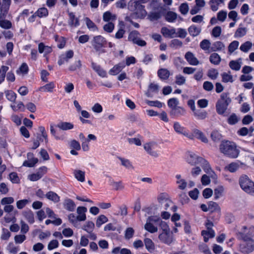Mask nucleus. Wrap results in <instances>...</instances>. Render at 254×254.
Segmentation results:
<instances>
[{
    "label": "nucleus",
    "mask_w": 254,
    "mask_h": 254,
    "mask_svg": "<svg viewBox=\"0 0 254 254\" xmlns=\"http://www.w3.org/2000/svg\"><path fill=\"white\" fill-rule=\"evenodd\" d=\"M186 161L192 166L200 165L204 172L212 178H216V175L211 169L210 164L205 159L192 152H189L186 156Z\"/></svg>",
    "instance_id": "1"
},
{
    "label": "nucleus",
    "mask_w": 254,
    "mask_h": 254,
    "mask_svg": "<svg viewBox=\"0 0 254 254\" xmlns=\"http://www.w3.org/2000/svg\"><path fill=\"white\" fill-rule=\"evenodd\" d=\"M157 204L153 206L154 211L171 210L172 211L175 212L177 210V206L174 205L167 194H160L157 196Z\"/></svg>",
    "instance_id": "2"
},
{
    "label": "nucleus",
    "mask_w": 254,
    "mask_h": 254,
    "mask_svg": "<svg viewBox=\"0 0 254 254\" xmlns=\"http://www.w3.org/2000/svg\"><path fill=\"white\" fill-rule=\"evenodd\" d=\"M219 149L222 153L231 158H236L238 155L237 144L229 140L222 141Z\"/></svg>",
    "instance_id": "3"
},
{
    "label": "nucleus",
    "mask_w": 254,
    "mask_h": 254,
    "mask_svg": "<svg viewBox=\"0 0 254 254\" xmlns=\"http://www.w3.org/2000/svg\"><path fill=\"white\" fill-rule=\"evenodd\" d=\"M249 229L250 236H244L243 242L239 244V251L243 253L249 254L254 251V240L251 238L254 235V227H251Z\"/></svg>",
    "instance_id": "4"
},
{
    "label": "nucleus",
    "mask_w": 254,
    "mask_h": 254,
    "mask_svg": "<svg viewBox=\"0 0 254 254\" xmlns=\"http://www.w3.org/2000/svg\"><path fill=\"white\" fill-rule=\"evenodd\" d=\"M179 101L177 98L170 99L168 101V105L171 108L170 114L175 117L184 116L186 111L182 107L179 106Z\"/></svg>",
    "instance_id": "5"
},
{
    "label": "nucleus",
    "mask_w": 254,
    "mask_h": 254,
    "mask_svg": "<svg viewBox=\"0 0 254 254\" xmlns=\"http://www.w3.org/2000/svg\"><path fill=\"white\" fill-rule=\"evenodd\" d=\"M231 102V99L227 93L222 94L220 99L218 100L216 104V110L217 113L219 115L224 114Z\"/></svg>",
    "instance_id": "6"
},
{
    "label": "nucleus",
    "mask_w": 254,
    "mask_h": 254,
    "mask_svg": "<svg viewBox=\"0 0 254 254\" xmlns=\"http://www.w3.org/2000/svg\"><path fill=\"white\" fill-rule=\"evenodd\" d=\"M128 8L133 11L135 17L139 18H143L147 15V12L144 9V6L139 4L138 2H133L130 0L128 4Z\"/></svg>",
    "instance_id": "7"
},
{
    "label": "nucleus",
    "mask_w": 254,
    "mask_h": 254,
    "mask_svg": "<svg viewBox=\"0 0 254 254\" xmlns=\"http://www.w3.org/2000/svg\"><path fill=\"white\" fill-rule=\"evenodd\" d=\"M158 143L153 140L146 142L143 145L145 151L151 157L157 158L159 155V153L157 150Z\"/></svg>",
    "instance_id": "8"
},
{
    "label": "nucleus",
    "mask_w": 254,
    "mask_h": 254,
    "mask_svg": "<svg viewBox=\"0 0 254 254\" xmlns=\"http://www.w3.org/2000/svg\"><path fill=\"white\" fill-rule=\"evenodd\" d=\"M188 138L192 140L196 138L204 143L208 142V139L205 134L197 128L192 129L191 133L189 134Z\"/></svg>",
    "instance_id": "9"
},
{
    "label": "nucleus",
    "mask_w": 254,
    "mask_h": 254,
    "mask_svg": "<svg viewBox=\"0 0 254 254\" xmlns=\"http://www.w3.org/2000/svg\"><path fill=\"white\" fill-rule=\"evenodd\" d=\"M160 218H156V217L153 216H149L144 226V229L151 233L157 232L158 231V228L157 226L153 225L152 222H158Z\"/></svg>",
    "instance_id": "10"
},
{
    "label": "nucleus",
    "mask_w": 254,
    "mask_h": 254,
    "mask_svg": "<svg viewBox=\"0 0 254 254\" xmlns=\"http://www.w3.org/2000/svg\"><path fill=\"white\" fill-rule=\"evenodd\" d=\"M106 44L105 38L100 35L95 36L92 41V46L97 52L104 53V51L102 48Z\"/></svg>",
    "instance_id": "11"
},
{
    "label": "nucleus",
    "mask_w": 254,
    "mask_h": 254,
    "mask_svg": "<svg viewBox=\"0 0 254 254\" xmlns=\"http://www.w3.org/2000/svg\"><path fill=\"white\" fill-rule=\"evenodd\" d=\"M128 39L129 41L140 46H144L146 44L145 41L139 38V33L136 31H133L130 32Z\"/></svg>",
    "instance_id": "12"
},
{
    "label": "nucleus",
    "mask_w": 254,
    "mask_h": 254,
    "mask_svg": "<svg viewBox=\"0 0 254 254\" xmlns=\"http://www.w3.org/2000/svg\"><path fill=\"white\" fill-rule=\"evenodd\" d=\"M74 56V52L72 50H69L65 53L61 55L59 57L58 63L59 65L68 63L69 60L73 58Z\"/></svg>",
    "instance_id": "13"
},
{
    "label": "nucleus",
    "mask_w": 254,
    "mask_h": 254,
    "mask_svg": "<svg viewBox=\"0 0 254 254\" xmlns=\"http://www.w3.org/2000/svg\"><path fill=\"white\" fill-rule=\"evenodd\" d=\"M47 172V168L45 166L40 167L36 173L32 174L28 176L31 181H36L40 179Z\"/></svg>",
    "instance_id": "14"
},
{
    "label": "nucleus",
    "mask_w": 254,
    "mask_h": 254,
    "mask_svg": "<svg viewBox=\"0 0 254 254\" xmlns=\"http://www.w3.org/2000/svg\"><path fill=\"white\" fill-rule=\"evenodd\" d=\"M161 33L166 38H173L177 37L176 29L173 27L169 28L167 27H163L161 29Z\"/></svg>",
    "instance_id": "15"
},
{
    "label": "nucleus",
    "mask_w": 254,
    "mask_h": 254,
    "mask_svg": "<svg viewBox=\"0 0 254 254\" xmlns=\"http://www.w3.org/2000/svg\"><path fill=\"white\" fill-rule=\"evenodd\" d=\"M158 238L162 242L170 244L173 240L171 231L162 232L158 236Z\"/></svg>",
    "instance_id": "16"
},
{
    "label": "nucleus",
    "mask_w": 254,
    "mask_h": 254,
    "mask_svg": "<svg viewBox=\"0 0 254 254\" xmlns=\"http://www.w3.org/2000/svg\"><path fill=\"white\" fill-rule=\"evenodd\" d=\"M185 58L188 63L192 65H197L199 62L197 58L194 56L193 53L190 52H188L185 55Z\"/></svg>",
    "instance_id": "17"
},
{
    "label": "nucleus",
    "mask_w": 254,
    "mask_h": 254,
    "mask_svg": "<svg viewBox=\"0 0 254 254\" xmlns=\"http://www.w3.org/2000/svg\"><path fill=\"white\" fill-rule=\"evenodd\" d=\"M173 127L175 131L188 137L189 133L185 129V128L179 122L174 123Z\"/></svg>",
    "instance_id": "18"
},
{
    "label": "nucleus",
    "mask_w": 254,
    "mask_h": 254,
    "mask_svg": "<svg viewBox=\"0 0 254 254\" xmlns=\"http://www.w3.org/2000/svg\"><path fill=\"white\" fill-rule=\"evenodd\" d=\"M176 179V184L179 189L182 190H185L187 186L188 183L187 181L182 177L180 174H178L175 177Z\"/></svg>",
    "instance_id": "19"
},
{
    "label": "nucleus",
    "mask_w": 254,
    "mask_h": 254,
    "mask_svg": "<svg viewBox=\"0 0 254 254\" xmlns=\"http://www.w3.org/2000/svg\"><path fill=\"white\" fill-rule=\"evenodd\" d=\"M87 211V208L84 206H79L77 208L76 212L77 216L79 221H83L86 219L85 213Z\"/></svg>",
    "instance_id": "20"
},
{
    "label": "nucleus",
    "mask_w": 254,
    "mask_h": 254,
    "mask_svg": "<svg viewBox=\"0 0 254 254\" xmlns=\"http://www.w3.org/2000/svg\"><path fill=\"white\" fill-rule=\"evenodd\" d=\"M159 86L155 83H151L149 86L146 94L148 97H152V93H158L159 90Z\"/></svg>",
    "instance_id": "21"
},
{
    "label": "nucleus",
    "mask_w": 254,
    "mask_h": 254,
    "mask_svg": "<svg viewBox=\"0 0 254 254\" xmlns=\"http://www.w3.org/2000/svg\"><path fill=\"white\" fill-rule=\"evenodd\" d=\"M192 112L193 116L198 120H204L207 116V113L204 110L195 109Z\"/></svg>",
    "instance_id": "22"
},
{
    "label": "nucleus",
    "mask_w": 254,
    "mask_h": 254,
    "mask_svg": "<svg viewBox=\"0 0 254 254\" xmlns=\"http://www.w3.org/2000/svg\"><path fill=\"white\" fill-rule=\"evenodd\" d=\"M3 12H0V26L1 28L5 29H9L11 27V23L7 20L3 19L5 18V15H3Z\"/></svg>",
    "instance_id": "23"
},
{
    "label": "nucleus",
    "mask_w": 254,
    "mask_h": 254,
    "mask_svg": "<svg viewBox=\"0 0 254 254\" xmlns=\"http://www.w3.org/2000/svg\"><path fill=\"white\" fill-rule=\"evenodd\" d=\"M225 189L222 186H217L214 190V196L215 199L217 200L224 196Z\"/></svg>",
    "instance_id": "24"
},
{
    "label": "nucleus",
    "mask_w": 254,
    "mask_h": 254,
    "mask_svg": "<svg viewBox=\"0 0 254 254\" xmlns=\"http://www.w3.org/2000/svg\"><path fill=\"white\" fill-rule=\"evenodd\" d=\"M64 208L69 211H73L75 210L76 205L70 199H66L64 203Z\"/></svg>",
    "instance_id": "25"
},
{
    "label": "nucleus",
    "mask_w": 254,
    "mask_h": 254,
    "mask_svg": "<svg viewBox=\"0 0 254 254\" xmlns=\"http://www.w3.org/2000/svg\"><path fill=\"white\" fill-rule=\"evenodd\" d=\"M55 86L53 82H51L39 88V91L43 92H52Z\"/></svg>",
    "instance_id": "26"
},
{
    "label": "nucleus",
    "mask_w": 254,
    "mask_h": 254,
    "mask_svg": "<svg viewBox=\"0 0 254 254\" xmlns=\"http://www.w3.org/2000/svg\"><path fill=\"white\" fill-rule=\"evenodd\" d=\"M125 67V65L121 64H119L114 66L110 70L109 73L112 75H116L119 73Z\"/></svg>",
    "instance_id": "27"
},
{
    "label": "nucleus",
    "mask_w": 254,
    "mask_h": 254,
    "mask_svg": "<svg viewBox=\"0 0 254 254\" xmlns=\"http://www.w3.org/2000/svg\"><path fill=\"white\" fill-rule=\"evenodd\" d=\"M38 51L40 53L47 55L52 52V49L51 47L46 46L43 43H40L38 45Z\"/></svg>",
    "instance_id": "28"
},
{
    "label": "nucleus",
    "mask_w": 254,
    "mask_h": 254,
    "mask_svg": "<svg viewBox=\"0 0 254 254\" xmlns=\"http://www.w3.org/2000/svg\"><path fill=\"white\" fill-rule=\"evenodd\" d=\"M144 243L147 250L152 253L155 250V245L153 241L149 238H145L144 240Z\"/></svg>",
    "instance_id": "29"
},
{
    "label": "nucleus",
    "mask_w": 254,
    "mask_h": 254,
    "mask_svg": "<svg viewBox=\"0 0 254 254\" xmlns=\"http://www.w3.org/2000/svg\"><path fill=\"white\" fill-rule=\"evenodd\" d=\"M94 227V223L92 221H88L82 226V229L88 233H90L93 232Z\"/></svg>",
    "instance_id": "30"
},
{
    "label": "nucleus",
    "mask_w": 254,
    "mask_h": 254,
    "mask_svg": "<svg viewBox=\"0 0 254 254\" xmlns=\"http://www.w3.org/2000/svg\"><path fill=\"white\" fill-rule=\"evenodd\" d=\"M92 66L93 69L97 72L98 74L102 77H107V73L99 65L96 64H92Z\"/></svg>",
    "instance_id": "31"
},
{
    "label": "nucleus",
    "mask_w": 254,
    "mask_h": 254,
    "mask_svg": "<svg viewBox=\"0 0 254 254\" xmlns=\"http://www.w3.org/2000/svg\"><path fill=\"white\" fill-rule=\"evenodd\" d=\"M46 197L49 200L54 202H58L60 201V196L55 192L50 191L46 194Z\"/></svg>",
    "instance_id": "32"
},
{
    "label": "nucleus",
    "mask_w": 254,
    "mask_h": 254,
    "mask_svg": "<svg viewBox=\"0 0 254 254\" xmlns=\"http://www.w3.org/2000/svg\"><path fill=\"white\" fill-rule=\"evenodd\" d=\"M103 19L105 21H110L112 22V21L116 20V14L108 11L104 13L103 15Z\"/></svg>",
    "instance_id": "33"
},
{
    "label": "nucleus",
    "mask_w": 254,
    "mask_h": 254,
    "mask_svg": "<svg viewBox=\"0 0 254 254\" xmlns=\"http://www.w3.org/2000/svg\"><path fill=\"white\" fill-rule=\"evenodd\" d=\"M201 234L205 242H207L209 238H213L215 236V233L212 229L203 230L202 231Z\"/></svg>",
    "instance_id": "34"
},
{
    "label": "nucleus",
    "mask_w": 254,
    "mask_h": 254,
    "mask_svg": "<svg viewBox=\"0 0 254 254\" xmlns=\"http://www.w3.org/2000/svg\"><path fill=\"white\" fill-rule=\"evenodd\" d=\"M251 180L249 178L247 175H242L239 178V185L242 189L244 191V188L242 185H244L246 187L248 186Z\"/></svg>",
    "instance_id": "35"
},
{
    "label": "nucleus",
    "mask_w": 254,
    "mask_h": 254,
    "mask_svg": "<svg viewBox=\"0 0 254 254\" xmlns=\"http://www.w3.org/2000/svg\"><path fill=\"white\" fill-rule=\"evenodd\" d=\"M74 175L75 178L81 182L85 181V173L80 170H75L74 171Z\"/></svg>",
    "instance_id": "36"
},
{
    "label": "nucleus",
    "mask_w": 254,
    "mask_h": 254,
    "mask_svg": "<svg viewBox=\"0 0 254 254\" xmlns=\"http://www.w3.org/2000/svg\"><path fill=\"white\" fill-rule=\"evenodd\" d=\"M3 4L1 6L0 12H3V15H6L9 10L11 4V0H2Z\"/></svg>",
    "instance_id": "37"
},
{
    "label": "nucleus",
    "mask_w": 254,
    "mask_h": 254,
    "mask_svg": "<svg viewBox=\"0 0 254 254\" xmlns=\"http://www.w3.org/2000/svg\"><path fill=\"white\" fill-rule=\"evenodd\" d=\"M170 210H163L160 211H154V214H160L161 217L165 220L169 219L171 216V213L169 212Z\"/></svg>",
    "instance_id": "38"
},
{
    "label": "nucleus",
    "mask_w": 254,
    "mask_h": 254,
    "mask_svg": "<svg viewBox=\"0 0 254 254\" xmlns=\"http://www.w3.org/2000/svg\"><path fill=\"white\" fill-rule=\"evenodd\" d=\"M158 75L161 79H167L170 76V72L166 68H161L158 70Z\"/></svg>",
    "instance_id": "39"
},
{
    "label": "nucleus",
    "mask_w": 254,
    "mask_h": 254,
    "mask_svg": "<svg viewBox=\"0 0 254 254\" xmlns=\"http://www.w3.org/2000/svg\"><path fill=\"white\" fill-rule=\"evenodd\" d=\"M111 186L113 189L116 191L123 190L125 189V186L122 181L112 182Z\"/></svg>",
    "instance_id": "40"
},
{
    "label": "nucleus",
    "mask_w": 254,
    "mask_h": 254,
    "mask_svg": "<svg viewBox=\"0 0 254 254\" xmlns=\"http://www.w3.org/2000/svg\"><path fill=\"white\" fill-rule=\"evenodd\" d=\"M29 68L25 63H23L20 67L16 70V73L19 75H24L28 73Z\"/></svg>",
    "instance_id": "41"
},
{
    "label": "nucleus",
    "mask_w": 254,
    "mask_h": 254,
    "mask_svg": "<svg viewBox=\"0 0 254 254\" xmlns=\"http://www.w3.org/2000/svg\"><path fill=\"white\" fill-rule=\"evenodd\" d=\"M79 138L82 141V149L85 151H88L89 149V145L87 141V138H86L82 133H80L79 134Z\"/></svg>",
    "instance_id": "42"
},
{
    "label": "nucleus",
    "mask_w": 254,
    "mask_h": 254,
    "mask_svg": "<svg viewBox=\"0 0 254 254\" xmlns=\"http://www.w3.org/2000/svg\"><path fill=\"white\" fill-rule=\"evenodd\" d=\"M23 214L28 222L30 223H33L34 222V215L32 211H25L23 212Z\"/></svg>",
    "instance_id": "43"
},
{
    "label": "nucleus",
    "mask_w": 254,
    "mask_h": 254,
    "mask_svg": "<svg viewBox=\"0 0 254 254\" xmlns=\"http://www.w3.org/2000/svg\"><path fill=\"white\" fill-rule=\"evenodd\" d=\"M209 211L212 212H220L221 208L218 204L214 201L209 202Z\"/></svg>",
    "instance_id": "44"
},
{
    "label": "nucleus",
    "mask_w": 254,
    "mask_h": 254,
    "mask_svg": "<svg viewBox=\"0 0 254 254\" xmlns=\"http://www.w3.org/2000/svg\"><path fill=\"white\" fill-rule=\"evenodd\" d=\"M121 164L123 166L128 169H133L134 168L131 162L128 159L122 157H119Z\"/></svg>",
    "instance_id": "45"
},
{
    "label": "nucleus",
    "mask_w": 254,
    "mask_h": 254,
    "mask_svg": "<svg viewBox=\"0 0 254 254\" xmlns=\"http://www.w3.org/2000/svg\"><path fill=\"white\" fill-rule=\"evenodd\" d=\"M242 186L244 188V191L254 196V183L253 182L251 181L247 187L244 185H242Z\"/></svg>",
    "instance_id": "46"
},
{
    "label": "nucleus",
    "mask_w": 254,
    "mask_h": 254,
    "mask_svg": "<svg viewBox=\"0 0 254 254\" xmlns=\"http://www.w3.org/2000/svg\"><path fill=\"white\" fill-rule=\"evenodd\" d=\"M201 31V28L195 25H191L189 28V32L191 36L194 37L197 36Z\"/></svg>",
    "instance_id": "47"
},
{
    "label": "nucleus",
    "mask_w": 254,
    "mask_h": 254,
    "mask_svg": "<svg viewBox=\"0 0 254 254\" xmlns=\"http://www.w3.org/2000/svg\"><path fill=\"white\" fill-rule=\"evenodd\" d=\"M30 202V200L28 199H23L18 200L16 203V207L19 209H22Z\"/></svg>",
    "instance_id": "48"
},
{
    "label": "nucleus",
    "mask_w": 254,
    "mask_h": 254,
    "mask_svg": "<svg viewBox=\"0 0 254 254\" xmlns=\"http://www.w3.org/2000/svg\"><path fill=\"white\" fill-rule=\"evenodd\" d=\"M177 18L176 13L172 11L168 12L165 15L166 20L169 22H174Z\"/></svg>",
    "instance_id": "49"
},
{
    "label": "nucleus",
    "mask_w": 254,
    "mask_h": 254,
    "mask_svg": "<svg viewBox=\"0 0 254 254\" xmlns=\"http://www.w3.org/2000/svg\"><path fill=\"white\" fill-rule=\"evenodd\" d=\"M50 131L56 139L63 140L65 139V136L64 134H60L56 133V129L53 126H51Z\"/></svg>",
    "instance_id": "50"
},
{
    "label": "nucleus",
    "mask_w": 254,
    "mask_h": 254,
    "mask_svg": "<svg viewBox=\"0 0 254 254\" xmlns=\"http://www.w3.org/2000/svg\"><path fill=\"white\" fill-rule=\"evenodd\" d=\"M108 221L107 217L104 215H100L96 220V225L97 227H100L102 224L106 223Z\"/></svg>",
    "instance_id": "51"
},
{
    "label": "nucleus",
    "mask_w": 254,
    "mask_h": 254,
    "mask_svg": "<svg viewBox=\"0 0 254 254\" xmlns=\"http://www.w3.org/2000/svg\"><path fill=\"white\" fill-rule=\"evenodd\" d=\"M58 127L62 130H66L73 128V125L70 123L63 122L59 124Z\"/></svg>",
    "instance_id": "52"
},
{
    "label": "nucleus",
    "mask_w": 254,
    "mask_h": 254,
    "mask_svg": "<svg viewBox=\"0 0 254 254\" xmlns=\"http://www.w3.org/2000/svg\"><path fill=\"white\" fill-rule=\"evenodd\" d=\"M120 27L117 32L115 34V37L117 39H120L122 38L125 33V30H124V24L123 22H120Z\"/></svg>",
    "instance_id": "53"
},
{
    "label": "nucleus",
    "mask_w": 254,
    "mask_h": 254,
    "mask_svg": "<svg viewBox=\"0 0 254 254\" xmlns=\"http://www.w3.org/2000/svg\"><path fill=\"white\" fill-rule=\"evenodd\" d=\"M6 98L11 102H14L16 98V94L12 90H7L5 92Z\"/></svg>",
    "instance_id": "54"
},
{
    "label": "nucleus",
    "mask_w": 254,
    "mask_h": 254,
    "mask_svg": "<svg viewBox=\"0 0 254 254\" xmlns=\"http://www.w3.org/2000/svg\"><path fill=\"white\" fill-rule=\"evenodd\" d=\"M69 24L73 27H76L79 25L78 19L71 13H69Z\"/></svg>",
    "instance_id": "55"
},
{
    "label": "nucleus",
    "mask_w": 254,
    "mask_h": 254,
    "mask_svg": "<svg viewBox=\"0 0 254 254\" xmlns=\"http://www.w3.org/2000/svg\"><path fill=\"white\" fill-rule=\"evenodd\" d=\"M81 65V62L80 60H76L69 66L68 69L72 71H75L76 69L80 68Z\"/></svg>",
    "instance_id": "56"
},
{
    "label": "nucleus",
    "mask_w": 254,
    "mask_h": 254,
    "mask_svg": "<svg viewBox=\"0 0 254 254\" xmlns=\"http://www.w3.org/2000/svg\"><path fill=\"white\" fill-rule=\"evenodd\" d=\"M224 0H211L210 1L211 7L213 11L218 9L219 5L223 3Z\"/></svg>",
    "instance_id": "57"
},
{
    "label": "nucleus",
    "mask_w": 254,
    "mask_h": 254,
    "mask_svg": "<svg viewBox=\"0 0 254 254\" xmlns=\"http://www.w3.org/2000/svg\"><path fill=\"white\" fill-rule=\"evenodd\" d=\"M134 234V229L131 227H128L125 230V238L126 239L129 240L133 237Z\"/></svg>",
    "instance_id": "58"
},
{
    "label": "nucleus",
    "mask_w": 254,
    "mask_h": 254,
    "mask_svg": "<svg viewBox=\"0 0 254 254\" xmlns=\"http://www.w3.org/2000/svg\"><path fill=\"white\" fill-rule=\"evenodd\" d=\"M209 59L211 63L214 64H219L221 60L220 56L216 53H213L211 55Z\"/></svg>",
    "instance_id": "59"
},
{
    "label": "nucleus",
    "mask_w": 254,
    "mask_h": 254,
    "mask_svg": "<svg viewBox=\"0 0 254 254\" xmlns=\"http://www.w3.org/2000/svg\"><path fill=\"white\" fill-rule=\"evenodd\" d=\"M222 81L224 82H233V76L230 74V72H224L221 74Z\"/></svg>",
    "instance_id": "60"
},
{
    "label": "nucleus",
    "mask_w": 254,
    "mask_h": 254,
    "mask_svg": "<svg viewBox=\"0 0 254 254\" xmlns=\"http://www.w3.org/2000/svg\"><path fill=\"white\" fill-rule=\"evenodd\" d=\"M210 42L208 40L204 39L200 43V48L204 51H209L210 47Z\"/></svg>",
    "instance_id": "61"
},
{
    "label": "nucleus",
    "mask_w": 254,
    "mask_h": 254,
    "mask_svg": "<svg viewBox=\"0 0 254 254\" xmlns=\"http://www.w3.org/2000/svg\"><path fill=\"white\" fill-rule=\"evenodd\" d=\"M38 159L36 158H33L28 161H25L23 165L28 167H32L38 162Z\"/></svg>",
    "instance_id": "62"
},
{
    "label": "nucleus",
    "mask_w": 254,
    "mask_h": 254,
    "mask_svg": "<svg viewBox=\"0 0 254 254\" xmlns=\"http://www.w3.org/2000/svg\"><path fill=\"white\" fill-rule=\"evenodd\" d=\"M39 17H46L48 15V11L45 7H42L38 9L36 13Z\"/></svg>",
    "instance_id": "63"
},
{
    "label": "nucleus",
    "mask_w": 254,
    "mask_h": 254,
    "mask_svg": "<svg viewBox=\"0 0 254 254\" xmlns=\"http://www.w3.org/2000/svg\"><path fill=\"white\" fill-rule=\"evenodd\" d=\"M68 220L74 226H76L77 222L79 221L78 217L73 213H70L68 215Z\"/></svg>",
    "instance_id": "64"
}]
</instances>
